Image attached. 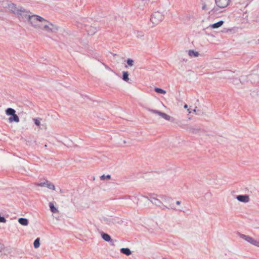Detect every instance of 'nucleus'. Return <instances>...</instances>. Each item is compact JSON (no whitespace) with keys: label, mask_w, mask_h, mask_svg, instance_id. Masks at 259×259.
I'll use <instances>...</instances> for the list:
<instances>
[{"label":"nucleus","mask_w":259,"mask_h":259,"mask_svg":"<svg viewBox=\"0 0 259 259\" xmlns=\"http://www.w3.org/2000/svg\"><path fill=\"white\" fill-rule=\"evenodd\" d=\"M111 179V175H107L106 176L103 175L100 177V180H105L106 179L109 180Z\"/></svg>","instance_id":"27"},{"label":"nucleus","mask_w":259,"mask_h":259,"mask_svg":"<svg viewBox=\"0 0 259 259\" xmlns=\"http://www.w3.org/2000/svg\"><path fill=\"white\" fill-rule=\"evenodd\" d=\"M149 196V197L145 196V198L148 199L149 201H150V200H154L156 198H157L158 196L157 194H150Z\"/></svg>","instance_id":"23"},{"label":"nucleus","mask_w":259,"mask_h":259,"mask_svg":"<svg viewBox=\"0 0 259 259\" xmlns=\"http://www.w3.org/2000/svg\"><path fill=\"white\" fill-rule=\"evenodd\" d=\"M178 125L179 126L181 127L180 125L182 126H184V127H187V126H188L189 125H187V124H185L184 123H183L182 121H180L179 123H178Z\"/></svg>","instance_id":"34"},{"label":"nucleus","mask_w":259,"mask_h":259,"mask_svg":"<svg viewBox=\"0 0 259 259\" xmlns=\"http://www.w3.org/2000/svg\"><path fill=\"white\" fill-rule=\"evenodd\" d=\"M147 110L151 113L157 114L159 115L162 118H163L164 119L168 120V121H169L171 118V117L170 116L166 114V113H165L164 112H162L159 111L157 110L151 109L150 108H147Z\"/></svg>","instance_id":"6"},{"label":"nucleus","mask_w":259,"mask_h":259,"mask_svg":"<svg viewBox=\"0 0 259 259\" xmlns=\"http://www.w3.org/2000/svg\"><path fill=\"white\" fill-rule=\"evenodd\" d=\"M44 28L46 29L48 31H51V32L54 31V28H50L48 25H45L44 26Z\"/></svg>","instance_id":"29"},{"label":"nucleus","mask_w":259,"mask_h":259,"mask_svg":"<svg viewBox=\"0 0 259 259\" xmlns=\"http://www.w3.org/2000/svg\"><path fill=\"white\" fill-rule=\"evenodd\" d=\"M196 108H197V107H195V109L193 110V111L194 112H196Z\"/></svg>","instance_id":"41"},{"label":"nucleus","mask_w":259,"mask_h":259,"mask_svg":"<svg viewBox=\"0 0 259 259\" xmlns=\"http://www.w3.org/2000/svg\"><path fill=\"white\" fill-rule=\"evenodd\" d=\"M206 8V5L205 4H204L202 6V9L203 10H205Z\"/></svg>","instance_id":"38"},{"label":"nucleus","mask_w":259,"mask_h":259,"mask_svg":"<svg viewBox=\"0 0 259 259\" xmlns=\"http://www.w3.org/2000/svg\"><path fill=\"white\" fill-rule=\"evenodd\" d=\"M27 20H28L32 26L35 27L36 26V23L37 21L41 22L42 21H46L42 17L35 15H29Z\"/></svg>","instance_id":"4"},{"label":"nucleus","mask_w":259,"mask_h":259,"mask_svg":"<svg viewBox=\"0 0 259 259\" xmlns=\"http://www.w3.org/2000/svg\"><path fill=\"white\" fill-rule=\"evenodd\" d=\"M161 207L162 209H165V208H168V209H169V207H167V206H166V205H163V204H162V205H161V207Z\"/></svg>","instance_id":"37"},{"label":"nucleus","mask_w":259,"mask_h":259,"mask_svg":"<svg viewBox=\"0 0 259 259\" xmlns=\"http://www.w3.org/2000/svg\"><path fill=\"white\" fill-rule=\"evenodd\" d=\"M224 22L223 20H220L218 22H216L211 25V27L213 29L218 28L221 27L224 24Z\"/></svg>","instance_id":"16"},{"label":"nucleus","mask_w":259,"mask_h":259,"mask_svg":"<svg viewBox=\"0 0 259 259\" xmlns=\"http://www.w3.org/2000/svg\"><path fill=\"white\" fill-rule=\"evenodd\" d=\"M128 75L129 73L127 71H123L122 79L124 81L127 82L129 80Z\"/></svg>","instance_id":"22"},{"label":"nucleus","mask_w":259,"mask_h":259,"mask_svg":"<svg viewBox=\"0 0 259 259\" xmlns=\"http://www.w3.org/2000/svg\"><path fill=\"white\" fill-rule=\"evenodd\" d=\"M9 8L13 13L17 15L19 11V9H21L22 7H17L16 5L12 3L9 5Z\"/></svg>","instance_id":"11"},{"label":"nucleus","mask_w":259,"mask_h":259,"mask_svg":"<svg viewBox=\"0 0 259 259\" xmlns=\"http://www.w3.org/2000/svg\"><path fill=\"white\" fill-rule=\"evenodd\" d=\"M5 248L4 245L3 244L0 243V252L2 251Z\"/></svg>","instance_id":"36"},{"label":"nucleus","mask_w":259,"mask_h":259,"mask_svg":"<svg viewBox=\"0 0 259 259\" xmlns=\"http://www.w3.org/2000/svg\"><path fill=\"white\" fill-rule=\"evenodd\" d=\"M176 204L177 205H180L181 204V201H176Z\"/></svg>","instance_id":"39"},{"label":"nucleus","mask_w":259,"mask_h":259,"mask_svg":"<svg viewBox=\"0 0 259 259\" xmlns=\"http://www.w3.org/2000/svg\"><path fill=\"white\" fill-rule=\"evenodd\" d=\"M184 108L186 109L188 108V105L187 104H185L184 106Z\"/></svg>","instance_id":"40"},{"label":"nucleus","mask_w":259,"mask_h":259,"mask_svg":"<svg viewBox=\"0 0 259 259\" xmlns=\"http://www.w3.org/2000/svg\"><path fill=\"white\" fill-rule=\"evenodd\" d=\"M46 180H45L44 182L37 184L36 185L40 187H47Z\"/></svg>","instance_id":"31"},{"label":"nucleus","mask_w":259,"mask_h":259,"mask_svg":"<svg viewBox=\"0 0 259 259\" xmlns=\"http://www.w3.org/2000/svg\"><path fill=\"white\" fill-rule=\"evenodd\" d=\"M15 112H16V111L12 108H8L6 110V114L7 115L11 116V115L14 114L15 113Z\"/></svg>","instance_id":"20"},{"label":"nucleus","mask_w":259,"mask_h":259,"mask_svg":"<svg viewBox=\"0 0 259 259\" xmlns=\"http://www.w3.org/2000/svg\"><path fill=\"white\" fill-rule=\"evenodd\" d=\"M51 25H52L53 26V27H54V26L53 25V24L52 23H50Z\"/></svg>","instance_id":"43"},{"label":"nucleus","mask_w":259,"mask_h":259,"mask_svg":"<svg viewBox=\"0 0 259 259\" xmlns=\"http://www.w3.org/2000/svg\"><path fill=\"white\" fill-rule=\"evenodd\" d=\"M154 91L156 93L161 94H165L166 93V91L165 90L159 88H155L154 89Z\"/></svg>","instance_id":"26"},{"label":"nucleus","mask_w":259,"mask_h":259,"mask_svg":"<svg viewBox=\"0 0 259 259\" xmlns=\"http://www.w3.org/2000/svg\"><path fill=\"white\" fill-rule=\"evenodd\" d=\"M30 14V12L29 11H28L22 7L19 9V11L18 12V13L17 14V15L19 20L25 21L27 20Z\"/></svg>","instance_id":"3"},{"label":"nucleus","mask_w":259,"mask_h":259,"mask_svg":"<svg viewBox=\"0 0 259 259\" xmlns=\"http://www.w3.org/2000/svg\"><path fill=\"white\" fill-rule=\"evenodd\" d=\"M238 234L240 238H241L242 239L246 241L247 242H248L250 243V244H253L256 246L259 247V241L254 240L252 237H251L249 236H247L246 235L241 234L240 233H238Z\"/></svg>","instance_id":"5"},{"label":"nucleus","mask_w":259,"mask_h":259,"mask_svg":"<svg viewBox=\"0 0 259 259\" xmlns=\"http://www.w3.org/2000/svg\"><path fill=\"white\" fill-rule=\"evenodd\" d=\"M236 199L240 202L247 203L249 201V197L247 195H239L236 196Z\"/></svg>","instance_id":"10"},{"label":"nucleus","mask_w":259,"mask_h":259,"mask_svg":"<svg viewBox=\"0 0 259 259\" xmlns=\"http://www.w3.org/2000/svg\"><path fill=\"white\" fill-rule=\"evenodd\" d=\"M145 2L144 0H136L134 3V6L140 10H143Z\"/></svg>","instance_id":"9"},{"label":"nucleus","mask_w":259,"mask_h":259,"mask_svg":"<svg viewBox=\"0 0 259 259\" xmlns=\"http://www.w3.org/2000/svg\"><path fill=\"white\" fill-rule=\"evenodd\" d=\"M188 54L190 57H198L199 55L198 52L195 51L193 50H190L188 51Z\"/></svg>","instance_id":"19"},{"label":"nucleus","mask_w":259,"mask_h":259,"mask_svg":"<svg viewBox=\"0 0 259 259\" xmlns=\"http://www.w3.org/2000/svg\"><path fill=\"white\" fill-rule=\"evenodd\" d=\"M46 183H47V188H48L50 189L53 190H55V187L53 183H51L50 182H49L48 180H46Z\"/></svg>","instance_id":"24"},{"label":"nucleus","mask_w":259,"mask_h":259,"mask_svg":"<svg viewBox=\"0 0 259 259\" xmlns=\"http://www.w3.org/2000/svg\"><path fill=\"white\" fill-rule=\"evenodd\" d=\"M150 201L155 205L161 207L162 204V201L160 200L157 197L154 200H150Z\"/></svg>","instance_id":"18"},{"label":"nucleus","mask_w":259,"mask_h":259,"mask_svg":"<svg viewBox=\"0 0 259 259\" xmlns=\"http://www.w3.org/2000/svg\"><path fill=\"white\" fill-rule=\"evenodd\" d=\"M101 236H102V239L106 242H109L112 240L111 239L110 236L106 233L102 232L101 233Z\"/></svg>","instance_id":"13"},{"label":"nucleus","mask_w":259,"mask_h":259,"mask_svg":"<svg viewBox=\"0 0 259 259\" xmlns=\"http://www.w3.org/2000/svg\"><path fill=\"white\" fill-rule=\"evenodd\" d=\"M238 81H240L241 82L240 79H238V78H233V82L235 83H238Z\"/></svg>","instance_id":"35"},{"label":"nucleus","mask_w":259,"mask_h":259,"mask_svg":"<svg viewBox=\"0 0 259 259\" xmlns=\"http://www.w3.org/2000/svg\"><path fill=\"white\" fill-rule=\"evenodd\" d=\"M164 19V15L157 11L154 12L151 16L150 21L154 25L158 24Z\"/></svg>","instance_id":"2"},{"label":"nucleus","mask_w":259,"mask_h":259,"mask_svg":"<svg viewBox=\"0 0 259 259\" xmlns=\"http://www.w3.org/2000/svg\"><path fill=\"white\" fill-rule=\"evenodd\" d=\"M6 219L3 216H1L0 215V223H6Z\"/></svg>","instance_id":"32"},{"label":"nucleus","mask_w":259,"mask_h":259,"mask_svg":"<svg viewBox=\"0 0 259 259\" xmlns=\"http://www.w3.org/2000/svg\"><path fill=\"white\" fill-rule=\"evenodd\" d=\"M49 207L50 208V210L53 213H55L58 212L57 208L54 206V204L52 202L49 203Z\"/></svg>","instance_id":"21"},{"label":"nucleus","mask_w":259,"mask_h":259,"mask_svg":"<svg viewBox=\"0 0 259 259\" xmlns=\"http://www.w3.org/2000/svg\"><path fill=\"white\" fill-rule=\"evenodd\" d=\"M9 120L10 122H18L19 121V118L17 114H16V113H15L14 114L11 115V116L9 117Z\"/></svg>","instance_id":"14"},{"label":"nucleus","mask_w":259,"mask_h":259,"mask_svg":"<svg viewBox=\"0 0 259 259\" xmlns=\"http://www.w3.org/2000/svg\"><path fill=\"white\" fill-rule=\"evenodd\" d=\"M87 31L89 35H92L97 31V28L94 26H90L87 28Z\"/></svg>","instance_id":"12"},{"label":"nucleus","mask_w":259,"mask_h":259,"mask_svg":"<svg viewBox=\"0 0 259 259\" xmlns=\"http://www.w3.org/2000/svg\"><path fill=\"white\" fill-rule=\"evenodd\" d=\"M159 198L161 199L162 201H163L165 203H168L169 204V207L171 209L175 210V208L174 207L173 205H171V203L172 202V199L171 198L167 197L165 195H159Z\"/></svg>","instance_id":"8"},{"label":"nucleus","mask_w":259,"mask_h":259,"mask_svg":"<svg viewBox=\"0 0 259 259\" xmlns=\"http://www.w3.org/2000/svg\"><path fill=\"white\" fill-rule=\"evenodd\" d=\"M188 111L189 112V113H191V111H190L189 109H188Z\"/></svg>","instance_id":"42"},{"label":"nucleus","mask_w":259,"mask_h":259,"mask_svg":"<svg viewBox=\"0 0 259 259\" xmlns=\"http://www.w3.org/2000/svg\"><path fill=\"white\" fill-rule=\"evenodd\" d=\"M68 192L67 190H63V189H60V193L62 194V195L63 196H65V193H67Z\"/></svg>","instance_id":"33"},{"label":"nucleus","mask_w":259,"mask_h":259,"mask_svg":"<svg viewBox=\"0 0 259 259\" xmlns=\"http://www.w3.org/2000/svg\"><path fill=\"white\" fill-rule=\"evenodd\" d=\"M181 127L186 130L189 132L192 133V134H196L198 133L200 131V128L198 126L194 125V126H188L187 127L182 126L181 125Z\"/></svg>","instance_id":"7"},{"label":"nucleus","mask_w":259,"mask_h":259,"mask_svg":"<svg viewBox=\"0 0 259 259\" xmlns=\"http://www.w3.org/2000/svg\"><path fill=\"white\" fill-rule=\"evenodd\" d=\"M18 222L23 226H27L28 224V220L26 218H19L18 219Z\"/></svg>","instance_id":"17"},{"label":"nucleus","mask_w":259,"mask_h":259,"mask_svg":"<svg viewBox=\"0 0 259 259\" xmlns=\"http://www.w3.org/2000/svg\"><path fill=\"white\" fill-rule=\"evenodd\" d=\"M33 246L35 248H37L40 246V239L37 238L33 242Z\"/></svg>","instance_id":"25"},{"label":"nucleus","mask_w":259,"mask_h":259,"mask_svg":"<svg viewBox=\"0 0 259 259\" xmlns=\"http://www.w3.org/2000/svg\"><path fill=\"white\" fill-rule=\"evenodd\" d=\"M120 251L121 253L127 256L130 255L132 254V251L128 248H122Z\"/></svg>","instance_id":"15"},{"label":"nucleus","mask_w":259,"mask_h":259,"mask_svg":"<svg viewBox=\"0 0 259 259\" xmlns=\"http://www.w3.org/2000/svg\"><path fill=\"white\" fill-rule=\"evenodd\" d=\"M40 119L39 118H34L33 121L35 124L37 126H39L40 125Z\"/></svg>","instance_id":"30"},{"label":"nucleus","mask_w":259,"mask_h":259,"mask_svg":"<svg viewBox=\"0 0 259 259\" xmlns=\"http://www.w3.org/2000/svg\"><path fill=\"white\" fill-rule=\"evenodd\" d=\"M126 63L127 64V65L130 66H133L134 65V61L133 59H130V58H128L127 60H126Z\"/></svg>","instance_id":"28"},{"label":"nucleus","mask_w":259,"mask_h":259,"mask_svg":"<svg viewBox=\"0 0 259 259\" xmlns=\"http://www.w3.org/2000/svg\"><path fill=\"white\" fill-rule=\"evenodd\" d=\"M217 7H214L209 12V14L213 15L217 13L219 10V8H225L227 7L230 4L231 0H214Z\"/></svg>","instance_id":"1"}]
</instances>
